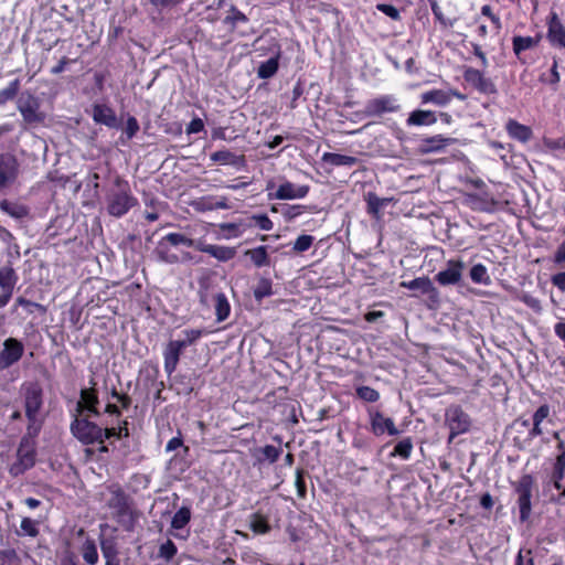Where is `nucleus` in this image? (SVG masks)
I'll return each mask as SVG.
<instances>
[{"mask_svg":"<svg viewBox=\"0 0 565 565\" xmlns=\"http://www.w3.org/2000/svg\"><path fill=\"white\" fill-rule=\"evenodd\" d=\"M24 397V409L28 418V435L36 436L41 429L40 409L42 407V390L36 383H26L22 385Z\"/></svg>","mask_w":565,"mask_h":565,"instance_id":"f257e3e1","label":"nucleus"},{"mask_svg":"<svg viewBox=\"0 0 565 565\" xmlns=\"http://www.w3.org/2000/svg\"><path fill=\"white\" fill-rule=\"evenodd\" d=\"M33 436H24L17 449L14 460L9 466V473L19 477L34 467L36 462V448Z\"/></svg>","mask_w":565,"mask_h":565,"instance_id":"f03ea898","label":"nucleus"},{"mask_svg":"<svg viewBox=\"0 0 565 565\" xmlns=\"http://www.w3.org/2000/svg\"><path fill=\"white\" fill-rule=\"evenodd\" d=\"M71 430L73 435L83 444L104 443V430L98 425L89 422L87 418H75Z\"/></svg>","mask_w":565,"mask_h":565,"instance_id":"7ed1b4c3","label":"nucleus"},{"mask_svg":"<svg viewBox=\"0 0 565 565\" xmlns=\"http://www.w3.org/2000/svg\"><path fill=\"white\" fill-rule=\"evenodd\" d=\"M136 204L137 199L130 193L129 189L126 185H119L118 191L109 195L107 209L110 215L120 217Z\"/></svg>","mask_w":565,"mask_h":565,"instance_id":"20e7f679","label":"nucleus"},{"mask_svg":"<svg viewBox=\"0 0 565 565\" xmlns=\"http://www.w3.org/2000/svg\"><path fill=\"white\" fill-rule=\"evenodd\" d=\"M20 172V162L14 154H0V190L12 186L18 181Z\"/></svg>","mask_w":565,"mask_h":565,"instance_id":"39448f33","label":"nucleus"},{"mask_svg":"<svg viewBox=\"0 0 565 565\" xmlns=\"http://www.w3.org/2000/svg\"><path fill=\"white\" fill-rule=\"evenodd\" d=\"M18 109L28 124L42 122L45 118L44 114L40 111L39 99L30 93L20 96Z\"/></svg>","mask_w":565,"mask_h":565,"instance_id":"423d86ee","label":"nucleus"},{"mask_svg":"<svg viewBox=\"0 0 565 565\" xmlns=\"http://www.w3.org/2000/svg\"><path fill=\"white\" fill-rule=\"evenodd\" d=\"M24 353L23 343L15 338H8L3 341L0 350V370L9 369L18 363Z\"/></svg>","mask_w":565,"mask_h":565,"instance_id":"0eeeda50","label":"nucleus"},{"mask_svg":"<svg viewBox=\"0 0 565 565\" xmlns=\"http://www.w3.org/2000/svg\"><path fill=\"white\" fill-rule=\"evenodd\" d=\"M401 108L398 100L393 95H381L365 104L366 116H382L386 113H396Z\"/></svg>","mask_w":565,"mask_h":565,"instance_id":"6e6552de","label":"nucleus"},{"mask_svg":"<svg viewBox=\"0 0 565 565\" xmlns=\"http://www.w3.org/2000/svg\"><path fill=\"white\" fill-rule=\"evenodd\" d=\"M533 480L531 476H523L516 487L519 494L518 505L520 510L521 521H526L531 514V497H532Z\"/></svg>","mask_w":565,"mask_h":565,"instance_id":"1a4fd4ad","label":"nucleus"},{"mask_svg":"<svg viewBox=\"0 0 565 565\" xmlns=\"http://www.w3.org/2000/svg\"><path fill=\"white\" fill-rule=\"evenodd\" d=\"M446 423L450 429V440L470 427L469 416L458 406H451L446 411Z\"/></svg>","mask_w":565,"mask_h":565,"instance_id":"9d476101","label":"nucleus"},{"mask_svg":"<svg viewBox=\"0 0 565 565\" xmlns=\"http://www.w3.org/2000/svg\"><path fill=\"white\" fill-rule=\"evenodd\" d=\"M309 192L308 185H297L290 181L284 180L276 189L275 193H268L269 200H296L305 198Z\"/></svg>","mask_w":565,"mask_h":565,"instance_id":"9b49d317","label":"nucleus"},{"mask_svg":"<svg viewBox=\"0 0 565 565\" xmlns=\"http://www.w3.org/2000/svg\"><path fill=\"white\" fill-rule=\"evenodd\" d=\"M369 417L371 431L375 436H382L385 433L390 436H396L399 434V430L396 428L394 420L390 417H385L381 412L370 411Z\"/></svg>","mask_w":565,"mask_h":565,"instance_id":"f8f14e48","label":"nucleus"},{"mask_svg":"<svg viewBox=\"0 0 565 565\" xmlns=\"http://www.w3.org/2000/svg\"><path fill=\"white\" fill-rule=\"evenodd\" d=\"M463 77L466 82L471 84L478 92L482 94L490 95L497 93V88L493 82L486 77L479 70L469 67L465 71Z\"/></svg>","mask_w":565,"mask_h":565,"instance_id":"ddd939ff","label":"nucleus"},{"mask_svg":"<svg viewBox=\"0 0 565 565\" xmlns=\"http://www.w3.org/2000/svg\"><path fill=\"white\" fill-rule=\"evenodd\" d=\"M547 40L551 45L565 49V26L555 12L547 20Z\"/></svg>","mask_w":565,"mask_h":565,"instance_id":"4468645a","label":"nucleus"},{"mask_svg":"<svg viewBox=\"0 0 565 565\" xmlns=\"http://www.w3.org/2000/svg\"><path fill=\"white\" fill-rule=\"evenodd\" d=\"M463 267L461 260L451 259L447 263L446 268L436 275V280L444 286L455 285L461 279Z\"/></svg>","mask_w":565,"mask_h":565,"instance_id":"2eb2a0df","label":"nucleus"},{"mask_svg":"<svg viewBox=\"0 0 565 565\" xmlns=\"http://www.w3.org/2000/svg\"><path fill=\"white\" fill-rule=\"evenodd\" d=\"M198 250L209 254L218 262H228L236 255V249L234 247L206 244L202 239L198 241Z\"/></svg>","mask_w":565,"mask_h":565,"instance_id":"dca6fc26","label":"nucleus"},{"mask_svg":"<svg viewBox=\"0 0 565 565\" xmlns=\"http://www.w3.org/2000/svg\"><path fill=\"white\" fill-rule=\"evenodd\" d=\"M18 276L12 267L4 266L0 268V296L9 303L12 298Z\"/></svg>","mask_w":565,"mask_h":565,"instance_id":"f3484780","label":"nucleus"},{"mask_svg":"<svg viewBox=\"0 0 565 565\" xmlns=\"http://www.w3.org/2000/svg\"><path fill=\"white\" fill-rule=\"evenodd\" d=\"M191 206L196 212H207L213 210H225L228 209L230 205L227 203V198L225 196H202L194 201H192Z\"/></svg>","mask_w":565,"mask_h":565,"instance_id":"a211bd4d","label":"nucleus"},{"mask_svg":"<svg viewBox=\"0 0 565 565\" xmlns=\"http://www.w3.org/2000/svg\"><path fill=\"white\" fill-rule=\"evenodd\" d=\"M185 348L178 340L170 341L164 351V370L168 374H172L179 363L180 355Z\"/></svg>","mask_w":565,"mask_h":565,"instance_id":"6ab92c4d","label":"nucleus"},{"mask_svg":"<svg viewBox=\"0 0 565 565\" xmlns=\"http://www.w3.org/2000/svg\"><path fill=\"white\" fill-rule=\"evenodd\" d=\"M92 117L96 124L105 125L109 128L117 127L115 111L105 104H95L92 109Z\"/></svg>","mask_w":565,"mask_h":565,"instance_id":"aec40b11","label":"nucleus"},{"mask_svg":"<svg viewBox=\"0 0 565 565\" xmlns=\"http://www.w3.org/2000/svg\"><path fill=\"white\" fill-rule=\"evenodd\" d=\"M90 384L95 385V382L92 380ZM98 403H99L98 396H97V393H96V390L94 388V386H92L90 388H85V390L81 391V399L78 402L79 407H83L84 409L88 411L93 415L98 416L99 415V412L97 409Z\"/></svg>","mask_w":565,"mask_h":565,"instance_id":"412c9836","label":"nucleus"},{"mask_svg":"<svg viewBox=\"0 0 565 565\" xmlns=\"http://www.w3.org/2000/svg\"><path fill=\"white\" fill-rule=\"evenodd\" d=\"M281 454V449L275 447L273 445H266L265 447H259L253 450V457L255 459V463H264L269 462L274 463L277 461Z\"/></svg>","mask_w":565,"mask_h":565,"instance_id":"4be33fe9","label":"nucleus"},{"mask_svg":"<svg viewBox=\"0 0 565 565\" xmlns=\"http://www.w3.org/2000/svg\"><path fill=\"white\" fill-rule=\"evenodd\" d=\"M401 287L419 291L423 295H437V290L428 277H418L411 281H402Z\"/></svg>","mask_w":565,"mask_h":565,"instance_id":"5701e85b","label":"nucleus"},{"mask_svg":"<svg viewBox=\"0 0 565 565\" xmlns=\"http://www.w3.org/2000/svg\"><path fill=\"white\" fill-rule=\"evenodd\" d=\"M423 104H434L444 107L451 100V93L444 89H431L420 95Z\"/></svg>","mask_w":565,"mask_h":565,"instance_id":"b1692460","label":"nucleus"},{"mask_svg":"<svg viewBox=\"0 0 565 565\" xmlns=\"http://www.w3.org/2000/svg\"><path fill=\"white\" fill-rule=\"evenodd\" d=\"M437 121V117L431 110L417 109L409 114L406 124L408 126H430Z\"/></svg>","mask_w":565,"mask_h":565,"instance_id":"393cba45","label":"nucleus"},{"mask_svg":"<svg viewBox=\"0 0 565 565\" xmlns=\"http://www.w3.org/2000/svg\"><path fill=\"white\" fill-rule=\"evenodd\" d=\"M454 139L446 138L441 135H436L429 138H426L422 141V151L423 152H438L443 150L445 147L451 145Z\"/></svg>","mask_w":565,"mask_h":565,"instance_id":"a878e982","label":"nucleus"},{"mask_svg":"<svg viewBox=\"0 0 565 565\" xmlns=\"http://www.w3.org/2000/svg\"><path fill=\"white\" fill-rule=\"evenodd\" d=\"M248 227H250V224L245 221L218 224V228L223 232V238L225 239L239 237Z\"/></svg>","mask_w":565,"mask_h":565,"instance_id":"bb28decb","label":"nucleus"},{"mask_svg":"<svg viewBox=\"0 0 565 565\" xmlns=\"http://www.w3.org/2000/svg\"><path fill=\"white\" fill-rule=\"evenodd\" d=\"M507 131L510 137L522 142H526L532 137V130L530 127L522 125L513 119L507 122Z\"/></svg>","mask_w":565,"mask_h":565,"instance_id":"cd10ccee","label":"nucleus"},{"mask_svg":"<svg viewBox=\"0 0 565 565\" xmlns=\"http://www.w3.org/2000/svg\"><path fill=\"white\" fill-rule=\"evenodd\" d=\"M213 303H214L216 320L218 322L226 320L231 313V305L227 300V297L224 294L218 292V294L214 295Z\"/></svg>","mask_w":565,"mask_h":565,"instance_id":"c85d7f7f","label":"nucleus"},{"mask_svg":"<svg viewBox=\"0 0 565 565\" xmlns=\"http://www.w3.org/2000/svg\"><path fill=\"white\" fill-rule=\"evenodd\" d=\"M322 161L334 166H345V167H352L358 162V159L355 157L340 154V153H333V152H326L322 156Z\"/></svg>","mask_w":565,"mask_h":565,"instance_id":"c756f323","label":"nucleus"},{"mask_svg":"<svg viewBox=\"0 0 565 565\" xmlns=\"http://www.w3.org/2000/svg\"><path fill=\"white\" fill-rule=\"evenodd\" d=\"M280 56L279 50L276 52L275 56L270 57L266 62L260 63L257 70V75L260 78H270L274 76L278 70V60Z\"/></svg>","mask_w":565,"mask_h":565,"instance_id":"7c9ffc66","label":"nucleus"},{"mask_svg":"<svg viewBox=\"0 0 565 565\" xmlns=\"http://www.w3.org/2000/svg\"><path fill=\"white\" fill-rule=\"evenodd\" d=\"M100 548L106 561V565H119V558L117 556L118 553L114 540H103L100 542Z\"/></svg>","mask_w":565,"mask_h":565,"instance_id":"2f4dec72","label":"nucleus"},{"mask_svg":"<svg viewBox=\"0 0 565 565\" xmlns=\"http://www.w3.org/2000/svg\"><path fill=\"white\" fill-rule=\"evenodd\" d=\"M540 42V36L532 38V36H514L512 44H513V52L516 55H520L523 51L530 50L534 46H536Z\"/></svg>","mask_w":565,"mask_h":565,"instance_id":"473e14b6","label":"nucleus"},{"mask_svg":"<svg viewBox=\"0 0 565 565\" xmlns=\"http://www.w3.org/2000/svg\"><path fill=\"white\" fill-rule=\"evenodd\" d=\"M246 255L250 257V260L257 267H264L269 265V258L267 255L266 246H258L253 249H248Z\"/></svg>","mask_w":565,"mask_h":565,"instance_id":"72a5a7b5","label":"nucleus"},{"mask_svg":"<svg viewBox=\"0 0 565 565\" xmlns=\"http://www.w3.org/2000/svg\"><path fill=\"white\" fill-rule=\"evenodd\" d=\"M81 552L87 564L95 565L98 562V552L93 540H86L82 545Z\"/></svg>","mask_w":565,"mask_h":565,"instance_id":"f704fd0d","label":"nucleus"},{"mask_svg":"<svg viewBox=\"0 0 565 565\" xmlns=\"http://www.w3.org/2000/svg\"><path fill=\"white\" fill-rule=\"evenodd\" d=\"M163 241L170 243L173 246L184 245L198 249V241H194L181 233H169L163 237Z\"/></svg>","mask_w":565,"mask_h":565,"instance_id":"c9c22d12","label":"nucleus"},{"mask_svg":"<svg viewBox=\"0 0 565 565\" xmlns=\"http://www.w3.org/2000/svg\"><path fill=\"white\" fill-rule=\"evenodd\" d=\"M0 210L15 218H22L28 214V210L23 205L7 200L0 202Z\"/></svg>","mask_w":565,"mask_h":565,"instance_id":"e433bc0d","label":"nucleus"},{"mask_svg":"<svg viewBox=\"0 0 565 565\" xmlns=\"http://www.w3.org/2000/svg\"><path fill=\"white\" fill-rule=\"evenodd\" d=\"M191 519V510L188 507L180 508L173 515L171 526L175 530L183 529Z\"/></svg>","mask_w":565,"mask_h":565,"instance_id":"4c0bfd02","label":"nucleus"},{"mask_svg":"<svg viewBox=\"0 0 565 565\" xmlns=\"http://www.w3.org/2000/svg\"><path fill=\"white\" fill-rule=\"evenodd\" d=\"M470 278L476 284H483L489 285L490 284V277L488 275V270L484 265L477 264L472 266L470 269Z\"/></svg>","mask_w":565,"mask_h":565,"instance_id":"58836bf2","label":"nucleus"},{"mask_svg":"<svg viewBox=\"0 0 565 565\" xmlns=\"http://www.w3.org/2000/svg\"><path fill=\"white\" fill-rule=\"evenodd\" d=\"M250 529L256 534H266L270 526L265 516L255 513L250 516Z\"/></svg>","mask_w":565,"mask_h":565,"instance_id":"ea45409f","label":"nucleus"},{"mask_svg":"<svg viewBox=\"0 0 565 565\" xmlns=\"http://www.w3.org/2000/svg\"><path fill=\"white\" fill-rule=\"evenodd\" d=\"M205 333L202 329H185L181 332V339H178L184 348L193 344Z\"/></svg>","mask_w":565,"mask_h":565,"instance_id":"a19ab883","label":"nucleus"},{"mask_svg":"<svg viewBox=\"0 0 565 565\" xmlns=\"http://www.w3.org/2000/svg\"><path fill=\"white\" fill-rule=\"evenodd\" d=\"M366 203H367V211L374 216H379L380 211L383 209V206L386 203L385 199H380L374 193H367L366 194Z\"/></svg>","mask_w":565,"mask_h":565,"instance_id":"79ce46f5","label":"nucleus"},{"mask_svg":"<svg viewBox=\"0 0 565 565\" xmlns=\"http://www.w3.org/2000/svg\"><path fill=\"white\" fill-rule=\"evenodd\" d=\"M20 88V82L19 79L12 81L8 87L0 90V105L6 104L7 102L13 99L15 95L18 94Z\"/></svg>","mask_w":565,"mask_h":565,"instance_id":"37998d69","label":"nucleus"},{"mask_svg":"<svg viewBox=\"0 0 565 565\" xmlns=\"http://www.w3.org/2000/svg\"><path fill=\"white\" fill-rule=\"evenodd\" d=\"M412 450H413V443H412L411 438H405L397 443V445L394 448L393 455L399 456L403 459H408Z\"/></svg>","mask_w":565,"mask_h":565,"instance_id":"c03bdc74","label":"nucleus"},{"mask_svg":"<svg viewBox=\"0 0 565 565\" xmlns=\"http://www.w3.org/2000/svg\"><path fill=\"white\" fill-rule=\"evenodd\" d=\"M358 396L369 403H374L379 401L380 394L376 390L370 386H360L356 388Z\"/></svg>","mask_w":565,"mask_h":565,"instance_id":"a18cd8bd","label":"nucleus"},{"mask_svg":"<svg viewBox=\"0 0 565 565\" xmlns=\"http://www.w3.org/2000/svg\"><path fill=\"white\" fill-rule=\"evenodd\" d=\"M313 241H315V238L311 235H307V234L300 235L295 241L292 249L296 253H303L311 247V245L313 244Z\"/></svg>","mask_w":565,"mask_h":565,"instance_id":"49530a36","label":"nucleus"},{"mask_svg":"<svg viewBox=\"0 0 565 565\" xmlns=\"http://www.w3.org/2000/svg\"><path fill=\"white\" fill-rule=\"evenodd\" d=\"M557 447L561 450V454L556 457L553 471L557 472V476L559 477L565 476V443L559 441Z\"/></svg>","mask_w":565,"mask_h":565,"instance_id":"de8ad7c7","label":"nucleus"},{"mask_svg":"<svg viewBox=\"0 0 565 565\" xmlns=\"http://www.w3.org/2000/svg\"><path fill=\"white\" fill-rule=\"evenodd\" d=\"M20 527L23 534L31 537H35L39 534L38 522L30 518H23Z\"/></svg>","mask_w":565,"mask_h":565,"instance_id":"09e8293b","label":"nucleus"},{"mask_svg":"<svg viewBox=\"0 0 565 565\" xmlns=\"http://www.w3.org/2000/svg\"><path fill=\"white\" fill-rule=\"evenodd\" d=\"M235 156L228 150H220L211 154V160L221 164L234 163Z\"/></svg>","mask_w":565,"mask_h":565,"instance_id":"8fccbe9b","label":"nucleus"},{"mask_svg":"<svg viewBox=\"0 0 565 565\" xmlns=\"http://www.w3.org/2000/svg\"><path fill=\"white\" fill-rule=\"evenodd\" d=\"M252 220L263 231H270L274 226L271 220L266 214L253 215Z\"/></svg>","mask_w":565,"mask_h":565,"instance_id":"3c124183","label":"nucleus"},{"mask_svg":"<svg viewBox=\"0 0 565 565\" xmlns=\"http://www.w3.org/2000/svg\"><path fill=\"white\" fill-rule=\"evenodd\" d=\"M177 554V546L172 541H167L160 546L159 555L163 558L171 559Z\"/></svg>","mask_w":565,"mask_h":565,"instance_id":"603ef678","label":"nucleus"},{"mask_svg":"<svg viewBox=\"0 0 565 565\" xmlns=\"http://www.w3.org/2000/svg\"><path fill=\"white\" fill-rule=\"evenodd\" d=\"M139 131V124L135 117H129L126 121L124 132L127 139H131Z\"/></svg>","mask_w":565,"mask_h":565,"instance_id":"864d4df0","label":"nucleus"},{"mask_svg":"<svg viewBox=\"0 0 565 565\" xmlns=\"http://www.w3.org/2000/svg\"><path fill=\"white\" fill-rule=\"evenodd\" d=\"M515 565H534L531 550H520L515 558Z\"/></svg>","mask_w":565,"mask_h":565,"instance_id":"5fc2aeb1","label":"nucleus"},{"mask_svg":"<svg viewBox=\"0 0 565 565\" xmlns=\"http://www.w3.org/2000/svg\"><path fill=\"white\" fill-rule=\"evenodd\" d=\"M0 556L7 564H17L20 561V557L14 548H6L0 551Z\"/></svg>","mask_w":565,"mask_h":565,"instance_id":"6e6d98bb","label":"nucleus"},{"mask_svg":"<svg viewBox=\"0 0 565 565\" xmlns=\"http://www.w3.org/2000/svg\"><path fill=\"white\" fill-rule=\"evenodd\" d=\"M550 416V406L546 404L541 405L533 414V423L542 424L544 419Z\"/></svg>","mask_w":565,"mask_h":565,"instance_id":"4d7b16f0","label":"nucleus"},{"mask_svg":"<svg viewBox=\"0 0 565 565\" xmlns=\"http://www.w3.org/2000/svg\"><path fill=\"white\" fill-rule=\"evenodd\" d=\"M377 9L393 20L399 19V11L392 4L381 3L377 4Z\"/></svg>","mask_w":565,"mask_h":565,"instance_id":"13d9d810","label":"nucleus"},{"mask_svg":"<svg viewBox=\"0 0 565 565\" xmlns=\"http://www.w3.org/2000/svg\"><path fill=\"white\" fill-rule=\"evenodd\" d=\"M204 129V122L201 118H193L186 127V134H198Z\"/></svg>","mask_w":565,"mask_h":565,"instance_id":"bf43d9fd","label":"nucleus"},{"mask_svg":"<svg viewBox=\"0 0 565 565\" xmlns=\"http://www.w3.org/2000/svg\"><path fill=\"white\" fill-rule=\"evenodd\" d=\"M301 205H288L284 210L282 214L286 220L290 221L301 214Z\"/></svg>","mask_w":565,"mask_h":565,"instance_id":"052dcab7","label":"nucleus"},{"mask_svg":"<svg viewBox=\"0 0 565 565\" xmlns=\"http://www.w3.org/2000/svg\"><path fill=\"white\" fill-rule=\"evenodd\" d=\"M110 395L121 404L122 408H128L130 406L131 399L128 395L119 394L116 388L110 391Z\"/></svg>","mask_w":565,"mask_h":565,"instance_id":"680f3d73","label":"nucleus"},{"mask_svg":"<svg viewBox=\"0 0 565 565\" xmlns=\"http://www.w3.org/2000/svg\"><path fill=\"white\" fill-rule=\"evenodd\" d=\"M552 282L559 290L565 291V270L563 273H558L552 277Z\"/></svg>","mask_w":565,"mask_h":565,"instance_id":"e2e57ef3","label":"nucleus"},{"mask_svg":"<svg viewBox=\"0 0 565 565\" xmlns=\"http://www.w3.org/2000/svg\"><path fill=\"white\" fill-rule=\"evenodd\" d=\"M565 476H557V472H554L553 471V475H552V479H553V483H554V487L557 489V490H561V497H565V488L563 487V479H564Z\"/></svg>","mask_w":565,"mask_h":565,"instance_id":"0e129e2a","label":"nucleus"},{"mask_svg":"<svg viewBox=\"0 0 565 565\" xmlns=\"http://www.w3.org/2000/svg\"><path fill=\"white\" fill-rule=\"evenodd\" d=\"M473 47V54L480 60L483 67L488 66V60L486 57V54L481 50V46L479 44H472Z\"/></svg>","mask_w":565,"mask_h":565,"instance_id":"69168bd1","label":"nucleus"},{"mask_svg":"<svg viewBox=\"0 0 565 565\" xmlns=\"http://www.w3.org/2000/svg\"><path fill=\"white\" fill-rule=\"evenodd\" d=\"M554 262L558 265H562L565 262V241L558 246L554 256Z\"/></svg>","mask_w":565,"mask_h":565,"instance_id":"338daca9","label":"nucleus"},{"mask_svg":"<svg viewBox=\"0 0 565 565\" xmlns=\"http://www.w3.org/2000/svg\"><path fill=\"white\" fill-rule=\"evenodd\" d=\"M150 3L158 8V9H164L171 6H174L177 3L175 0H149Z\"/></svg>","mask_w":565,"mask_h":565,"instance_id":"774afa93","label":"nucleus"}]
</instances>
